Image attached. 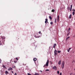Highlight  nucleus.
<instances>
[{
	"instance_id": "nucleus-41",
	"label": "nucleus",
	"mask_w": 75,
	"mask_h": 75,
	"mask_svg": "<svg viewBox=\"0 0 75 75\" xmlns=\"http://www.w3.org/2000/svg\"><path fill=\"white\" fill-rule=\"evenodd\" d=\"M17 75V73H15V75Z\"/></svg>"
},
{
	"instance_id": "nucleus-25",
	"label": "nucleus",
	"mask_w": 75,
	"mask_h": 75,
	"mask_svg": "<svg viewBox=\"0 0 75 75\" xmlns=\"http://www.w3.org/2000/svg\"><path fill=\"white\" fill-rule=\"evenodd\" d=\"M45 21L48 22V19H45Z\"/></svg>"
},
{
	"instance_id": "nucleus-27",
	"label": "nucleus",
	"mask_w": 75,
	"mask_h": 75,
	"mask_svg": "<svg viewBox=\"0 0 75 75\" xmlns=\"http://www.w3.org/2000/svg\"><path fill=\"white\" fill-rule=\"evenodd\" d=\"M72 8V5H71V6L70 8Z\"/></svg>"
},
{
	"instance_id": "nucleus-17",
	"label": "nucleus",
	"mask_w": 75,
	"mask_h": 75,
	"mask_svg": "<svg viewBox=\"0 0 75 75\" xmlns=\"http://www.w3.org/2000/svg\"><path fill=\"white\" fill-rule=\"evenodd\" d=\"M49 18H50V20H52V17L51 16H49Z\"/></svg>"
},
{
	"instance_id": "nucleus-14",
	"label": "nucleus",
	"mask_w": 75,
	"mask_h": 75,
	"mask_svg": "<svg viewBox=\"0 0 75 75\" xmlns=\"http://www.w3.org/2000/svg\"><path fill=\"white\" fill-rule=\"evenodd\" d=\"M5 74H8V72L7 71H5Z\"/></svg>"
},
{
	"instance_id": "nucleus-38",
	"label": "nucleus",
	"mask_w": 75,
	"mask_h": 75,
	"mask_svg": "<svg viewBox=\"0 0 75 75\" xmlns=\"http://www.w3.org/2000/svg\"><path fill=\"white\" fill-rule=\"evenodd\" d=\"M47 22L46 21H45V23L46 24H47Z\"/></svg>"
},
{
	"instance_id": "nucleus-22",
	"label": "nucleus",
	"mask_w": 75,
	"mask_h": 75,
	"mask_svg": "<svg viewBox=\"0 0 75 75\" xmlns=\"http://www.w3.org/2000/svg\"><path fill=\"white\" fill-rule=\"evenodd\" d=\"M3 68H5L6 69V66L4 65H3Z\"/></svg>"
},
{
	"instance_id": "nucleus-31",
	"label": "nucleus",
	"mask_w": 75,
	"mask_h": 75,
	"mask_svg": "<svg viewBox=\"0 0 75 75\" xmlns=\"http://www.w3.org/2000/svg\"><path fill=\"white\" fill-rule=\"evenodd\" d=\"M58 53H60L61 52V51H58Z\"/></svg>"
},
{
	"instance_id": "nucleus-5",
	"label": "nucleus",
	"mask_w": 75,
	"mask_h": 75,
	"mask_svg": "<svg viewBox=\"0 0 75 75\" xmlns=\"http://www.w3.org/2000/svg\"><path fill=\"white\" fill-rule=\"evenodd\" d=\"M57 20L59 21V16L58 15L57 17Z\"/></svg>"
},
{
	"instance_id": "nucleus-18",
	"label": "nucleus",
	"mask_w": 75,
	"mask_h": 75,
	"mask_svg": "<svg viewBox=\"0 0 75 75\" xmlns=\"http://www.w3.org/2000/svg\"><path fill=\"white\" fill-rule=\"evenodd\" d=\"M70 33V32H69V33L67 35V36H69V35Z\"/></svg>"
},
{
	"instance_id": "nucleus-45",
	"label": "nucleus",
	"mask_w": 75,
	"mask_h": 75,
	"mask_svg": "<svg viewBox=\"0 0 75 75\" xmlns=\"http://www.w3.org/2000/svg\"><path fill=\"white\" fill-rule=\"evenodd\" d=\"M72 75V73H70V75Z\"/></svg>"
},
{
	"instance_id": "nucleus-16",
	"label": "nucleus",
	"mask_w": 75,
	"mask_h": 75,
	"mask_svg": "<svg viewBox=\"0 0 75 75\" xmlns=\"http://www.w3.org/2000/svg\"><path fill=\"white\" fill-rule=\"evenodd\" d=\"M56 21H57V18H55L54 19V22L55 23H56Z\"/></svg>"
},
{
	"instance_id": "nucleus-2",
	"label": "nucleus",
	"mask_w": 75,
	"mask_h": 75,
	"mask_svg": "<svg viewBox=\"0 0 75 75\" xmlns=\"http://www.w3.org/2000/svg\"><path fill=\"white\" fill-rule=\"evenodd\" d=\"M65 64V62H64V61H63L62 64V69H63V68H64V64Z\"/></svg>"
},
{
	"instance_id": "nucleus-3",
	"label": "nucleus",
	"mask_w": 75,
	"mask_h": 75,
	"mask_svg": "<svg viewBox=\"0 0 75 75\" xmlns=\"http://www.w3.org/2000/svg\"><path fill=\"white\" fill-rule=\"evenodd\" d=\"M52 69H54L55 71H57V67H56V66H54L52 68Z\"/></svg>"
},
{
	"instance_id": "nucleus-6",
	"label": "nucleus",
	"mask_w": 75,
	"mask_h": 75,
	"mask_svg": "<svg viewBox=\"0 0 75 75\" xmlns=\"http://www.w3.org/2000/svg\"><path fill=\"white\" fill-rule=\"evenodd\" d=\"M13 70V68H11V67H10L8 68V71H10Z\"/></svg>"
},
{
	"instance_id": "nucleus-32",
	"label": "nucleus",
	"mask_w": 75,
	"mask_h": 75,
	"mask_svg": "<svg viewBox=\"0 0 75 75\" xmlns=\"http://www.w3.org/2000/svg\"><path fill=\"white\" fill-rule=\"evenodd\" d=\"M13 68H16V66H14L13 67Z\"/></svg>"
},
{
	"instance_id": "nucleus-29",
	"label": "nucleus",
	"mask_w": 75,
	"mask_h": 75,
	"mask_svg": "<svg viewBox=\"0 0 75 75\" xmlns=\"http://www.w3.org/2000/svg\"><path fill=\"white\" fill-rule=\"evenodd\" d=\"M57 74H59V71H57Z\"/></svg>"
},
{
	"instance_id": "nucleus-26",
	"label": "nucleus",
	"mask_w": 75,
	"mask_h": 75,
	"mask_svg": "<svg viewBox=\"0 0 75 75\" xmlns=\"http://www.w3.org/2000/svg\"><path fill=\"white\" fill-rule=\"evenodd\" d=\"M52 24H53V22H50V24H51V25H52Z\"/></svg>"
},
{
	"instance_id": "nucleus-44",
	"label": "nucleus",
	"mask_w": 75,
	"mask_h": 75,
	"mask_svg": "<svg viewBox=\"0 0 75 75\" xmlns=\"http://www.w3.org/2000/svg\"><path fill=\"white\" fill-rule=\"evenodd\" d=\"M11 73H13V71H11Z\"/></svg>"
},
{
	"instance_id": "nucleus-12",
	"label": "nucleus",
	"mask_w": 75,
	"mask_h": 75,
	"mask_svg": "<svg viewBox=\"0 0 75 75\" xmlns=\"http://www.w3.org/2000/svg\"><path fill=\"white\" fill-rule=\"evenodd\" d=\"M33 61H37V59L36 58H34L33 59Z\"/></svg>"
},
{
	"instance_id": "nucleus-11",
	"label": "nucleus",
	"mask_w": 75,
	"mask_h": 75,
	"mask_svg": "<svg viewBox=\"0 0 75 75\" xmlns=\"http://www.w3.org/2000/svg\"><path fill=\"white\" fill-rule=\"evenodd\" d=\"M70 38V37L69 36L67 37V38H66V41H67V40L68 39H69V38Z\"/></svg>"
},
{
	"instance_id": "nucleus-50",
	"label": "nucleus",
	"mask_w": 75,
	"mask_h": 75,
	"mask_svg": "<svg viewBox=\"0 0 75 75\" xmlns=\"http://www.w3.org/2000/svg\"><path fill=\"white\" fill-rule=\"evenodd\" d=\"M0 42H1V41H0Z\"/></svg>"
},
{
	"instance_id": "nucleus-33",
	"label": "nucleus",
	"mask_w": 75,
	"mask_h": 75,
	"mask_svg": "<svg viewBox=\"0 0 75 75\" xmlns=\"http://www.w3.org/2000/svg\"><path fill=\"white\" fill-rule=\"evenodd\" d=\"M72 11H75V10L74 9H72Z\"/></svg>"
},
{
	"instance_id": "nucleus-47",
	"label": "nucleus",
	"mask_w": 75,
	"mask_h": 75,
	"mask_svg": "<svg viewBox=\"0 0 75 75\" xmlns=\"http://www.w3.org/2000/svg\"><path fill=\"white\" fill-rule=\"evenodd\" d=\"M73 53H74V51L73 52Z\"/></svg>"
},
{
	"instance_id": "nucleus-28",
	"label": "nucleus",
	"mask_w": 75,
	"mask_h": 75,
	"mask_svg": "<svg viewBox=\"0 0 75 75\" xmlns=\"http://www.w3.org/2000/svg\"><path fill=\"white\" fill-rule=\"evenodd\" d=\"M35 38H39V37H40L39 36L36 37L35 36Z\"/></svg>"
},
{
	"instance_id": "nucleus-48",
	"label": "nucleus",
	"mask_w": 75,
	"mask_h": 75,
	"mask_svg": "<svg viewBox=\"0 0 75 75\" xmlns=\"http://www.w3.org/2000/svg\"><path fill=\"white\" fill-rule=\"evenodd\" d=\"M40 72H42V71H40Z\"/></svg>"
},
{
	"instance_id": "nucleus-30",
	"label": "nucleus",
	"mask_w": 75,
	"mask_h": 75,
	"mask_svg": "<svg viewBox=\"0 0 75 75\" xmlns=\"http://www.w3.org/2000/svg\"><path fill=\"white\" fill-rule=\"evenodd\" d=\"M27 75H31V74H30V73H28Z\"/></svg>"
},
{
	"instance_id": "nucleus-23",
	"label": "nucleus",
	"mask_w": 75,
	"mask_h": 75,
	"mask_svg": "<svg viewBox=\"0 0 75 75\" xmlns=\"http://www.w3.org/2000/svg\"><path fill=\"white\" fill-rule=\"evenodd\" d=\"M45 71H49V69H46L45 70Z\"/></svg>"
},
{
	"instance_id": "nucleus-35",
	"label": "nucleus",
	"mask_w": 75,
	"mask_h": 75,
	"mask_svg": "<svg viewBox=\"0 0 75 75\" xmlns=\"http://www.w3.org/2000/svg\"><path fill=\"white\" fill-rule=\"evenodd\" d=\"M14 62L15 63H16V62H17V61H14Z\"/></svg>"
},
{
	"instance_id": "nucleus-9",
	"label": "nucleus",
	"mask_w": 75,
	"mask_h": 75,
	"mask_svg": "<svg viewBox=\"0 0 75 75\" xmlns=\"http://www.w3.org/2000/svg\"><path fill=\"white\" fill-rule=\"evenodd\" d=\"M71 48H69V49H67V51L68 52H69V51H70V50H71Z\"/></svg>"
},
{
	"instance_id": "nucleus-10",
	"label": "nucleus",
	"mask_w": 75,
	"mask_h": 75,
	"mask_svg": "<svg viewBox=\"0 0 75 75\" xmlns=\"http://www.w3.org/2000/svg\"><path fill=\"white\" fill-rule=\"evenodd\" d=\"M71 17H72V15L71 14H70V15L69 16V19H71Z\"/></svg>"
},
{
	"instance_id": "nucleus-36",
	"label": "nucleus",
	"mask_w": 75,
	"mask_h": 75,
	"mask_svg": "<svg viewBox=\"0 0 75 75\" xmlns=\"http://www.w3.org/2000/svg\"><path fill=\"white\" fill-rule=\"evenodd\" d=\"M16 60H18V58L16 57Z\"/></svg>"
},
{
	"instance_id": "nucleus-15",
	"label": "nucleus",
	"mask_w": 75,
	"mask_h": 75,
	"mask_svg": "<svg viewBox=\"0 0 75 75\" xmlns=\"http://www.w3.org/2000/svg\"><path fill=\"white\" fill-rule=\"evenodd\" d=\"M40 74L38 73H36L35 74V75H39Z\"/></svg>"
},
{
	"instance_id": "nucleus-49",
	"label": "nucleus",
	"mask_w": 75,
	"mask_h": 75,
	"mask_svg": "<svg viewBox=\"0 0 75 75\" xmlns=\"http://www.w3.org/2000/svg\"><path fill=\"white\" fill-rule=\"evenodd\" d=\"M47 23H48V21H47Z\"/></svg>"
},
{
	"instance_id": "nucleus-39",
	"label": "nucleus",
	"mask_w": 75,
	"mask_h": 75,
	"mask_svg": "<svg viewBox=\"0 0 75 75\" xmlns=\"http://www.w3.org/2000/svg\"><path fill=\"white\" fill-rule=\"evenodd\" d=\"M39 34H41V31H39Z\"/></svg>"
},
{
	"instance_id": "nucleus-34",
	"label": "nucleus",
	"mask_w": 75,
	"mask_h": 75,
	"mask_svg": "<svg viewBox=\"0 0 75 75\" xmlns=\"http://www.w3.org/2000/svg\"><path fill=\"white\" fill-rule=\"evenodd\" d=\"M70 11H72V8H70Z\"/></svg>"
},
{
	"instance_id": "nucleus-40",
	"label": "nucleus",
	"mask_w": 75,
	"mask_h": 75,
	"mask_svg": "<svg viewBox=\"0 0 75 75\" xmlns=\"http://www.w3.org/2000/svg\"><path fill=\"white\" fill-rule=\"evenodd\" d=\"M73 62H74V63L75 62V61L74 60L73 61L72 63H73Z\"/></svg>"
},
{
	"instance_id": "nucleus-20",
	"label": "nucleus",
	"mask_w": 75,
	"mask_h": 75,
	"mask_svg": "<svg viewBox=\"0 0 75 75\" xmlns=\"http://www.w3.org/2000/svg\"><path fill=\"white\" fill-rule=\"evenodd\" d=\"M70 30H71V28H69L68 30V32H69V31H70Z\"/></svg>"
},
{
	"instance_id": "nucleus-4",
	"label": "nucleus",
	"mask_w": 75,
	"mask_h": 75,
	"mask_svg": "<svg viewBox=\"0 0 75 75\" xmlns=\"http://www.w3.org/2000/svg\"><path fill=\"white\" fill-rule=\"evenodd\" d=\"M57 52H58V51H57L56 50H55L54 51V54L55 55H57Z\"/></svg>"
},
{
	"instance_id": "nucleus-46",
	"label": "nucleus",
	"mask_w": 75,
	"mask_h": 75,
	"mask_svg": "<svg viewBox=\"0 0 75 75\" xmlns=\"http://www.w3.org/2000/svg\"><path fill=\"white\" fill-rule=\"evenodd\" d=\"M0 63H1V60H0Z\"/></svg>"
},
{
	"instance_id": "nucleus-37",
	"label": "nucleus",
	"mask_w": 75,
	"mask_h": 75,
	"mask_svg": "<svg viewBox=\"0 0 75 75\" xmlns=\"http://www.w3.org/2000/svg\"><path fill=\"white\" fill-rule=\"evenodd\" d=\"M59 75H62V73H60Z\"/></svg>"
},
{
	"instance_id": "nucleus-24",
	"label": "nucleus",
	"mask_w": 75,
	"mask_h": 75,
	"mask_svg": "<svg viewBox=\"0 0 75 75\" xmlns=\"http://www.w3.org/2000/svg\"><path fill=\"white\" fill-rule=\"evenodd\" d=\"M1 38H3V39H5V37H2Z\"/></svg>"
},
{
	"instance_id": "nucleus-8",
	"label": "nucleus",
	"mask_w": 75,
	"mask_h": 75,
	"mask_svg": "<svg viewBox=\"0 0 75 75\" xmlns=\"http://www.w3.org/2000/svg\"><path fill=\"white\" fill-rule=\"evenodd\" d=\"M57 44H54L53 45V48H54L55 47V46H56Z\"/></svg>"
},
{
	"instance_id": "nucleus-1",
	"label": "nucleus",
	"mask_w": 75,
	"mask_h": 75,
	"mask_svg": "<svg viewBox=\"0 0 75 75\" xmlns=\"http://www.w3.org/2000/svg\"><path fill=\"white\" fill-rule=\"evenodd\" d=\"M48 64H49V60L47 59L46 62V64H45L43 66L44 68H46V67H47L48 66Z\"/></svg>"
},
{
	"instance_id": "nucleus-42",
	"label": "nucleus",
	"mask_w": 75,
	"mask_h": 75,
	"mask_svg": "<svg viewBox=\"0 0 75 75\" xmlns=\"http://www.w3.org/2000/svg\"><path fill=\"white\" fill-rule=\"evenodd\" d=\"M2 45V44L1 43V44H0V45Z\"/></svg>"
},
{
	"instance_id": "nucleus-7",
	"label": "nucleus",
	"mask_w": 75,
	"mask_h": 75,
	"mask_svg": "<svg viewBox=\"0 0 75 75\" xmlns=\"http://www.w3.org/2000/svg\"><path fill=\"white\" fill-rule=\"evenodd\" d=\"M61 61L60 60V61H59V62H58V64L61 65Z\"/></svg>"
},
{
	"instance_id": "nucleus-19",
	"label": "nucleus",
	"mask_w": 75,
	"mask_h": 75,
	"mask_svg": "<svg viewBox=\"0 0 75 75\" xmlns=\"http://www.w3.org/2000/svg\"><path fill=\"white\" fill-rule=\"evenodd\" d=\"M52 12H54V11H55V10H54V9H53L52 11H51Z\"/></svg>"
},
{
	"instance_id": "nucleus-43",
	"label": "nucleus",
	"mask_w": 75,
	"mask_h": 75,
	"mask_svg": "<svg viewBox=\"0 0 75 75\" xmlns=\"http://www.w3.org/2000/svg\"><path fill=\"white\" fill-rule=\"evenodd\" d=\"M26 58H27L28 57V56H27V55L26 56Z\"/></svg>"
},
{
	"instance_id": "nucleus-21",
	"label": "nucleus",
	"mask_w": 75,
	"mask_h": 75,
	"mask_svg": "<svg viewBox=\"0 0 75 75\" xmlns=\"http://www.w3.org/2000/svg\"><path fill=\"white\" fill-rule=\"evenodd\" d=\"M72 14L73 16H74V15H75V12L74 11L72 12Z\"/></svg>"
},
{
	"instance_id": "nucleus-13",
	"label": "nucleus",
	"mask_w": 75,
	"mask_h": 75,
	"mask_svg": "<svg viewBox=\"0 0 75 75\" xmlns=\"http://www.w3.org/2000/svg\"><path fill=\"white\" fill-rule=\"evenodd\" d=\"M67 10H70V7L69 6L67 7Z\"/></svg>"
}]
</instances>
